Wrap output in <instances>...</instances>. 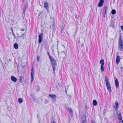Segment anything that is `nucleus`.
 Wrapping results in <instances>:
<instances>
[{
    "mask_svg": "<svg viewBox=\"0 0 123 123\" xmlns=\"http://www.w3.org/2000/svg\"><path fill=\"white\" fill-rule=\"evenodd\" d=\"M100 63L101 64V65H104V60L103 59H102V60H100Z\"/></svg>",
    "mask_w": 123,
    "mask_h": 123,
    "instance_id": "20",
    "label": "nucleus"
},
{
    "mask_svg": "<svg viewBox=\"0 0 123 123\" xmlns=\"http://www.w3.org/2000/svg\"><path fill=\"white\" fill-rule=\"evenodd\" d=\"M74 15L75 16V19H77V15L76 14H74Z\"/></svg>",
    "mask_w": 123,
    "mask_h": 123,
    "instance_id": "37",
    "label": "nucleus"
},
{
    "mask_svg": "<svg viewBox=\"0 0 123 123\" xmlns=\"http://www.w3.org/2000/svg\"><path fill=\"white\" fill-rule=\"evenodd\" d=\"M31 97L33 99H34V98L33 96H32V97Z\"/></svg>",
    "mask_w": 123,
    "mask_h": 123,
    "instance_id": "45",
    "label": "nucleus"
},
{
    "mask_svg": "<svg viewBox=\"0 0 123 123\" xmlns=\"http://www.w3.org/2000/svg\"><path fill=\"white\" fill-rule=\"evenodd\" d=\"M40 58V57L39 56H38L37 58V60L38 61H39V59Z\"/></svg>",
    "mask_w": 123,
    "mask_h": 123,
    "instance_id": "33",
    "label": "nucleus"
},
{
    "mask_svg": "<svg viewBox=\"0 0 123 123\" xmlns=\"http://www.w3.org/2000/svg\"><path fill=\"white\" fill-rule=\"evenodd\" d=\"M17 34L18 35V36L19 35L18 34V33H17Z\"/></svg>",
    "mask_w": 123,
    "mask_h": 123,
    "instance_id": "54",
    "label": "nucleus"
},
{
    "mask_svg": "<svg viewBox=\"0 0 123 123\" xmlns=\"http://www.w3.org/2000/svg\"><path fill=\"white\" fill-rule=\"evenodd\" d=\"M23 0V1H24L25 0Z\"/></svg>",
    "mask_w": 123,
    "mask_h": 123,
    "instance_id": "58",
    "label": "nucleus"
},
{
    "mask_svg": "<svg viewBox=\"0 0 123 123\" xmlns=\"http://www.w3.org/2000/svg\"><path fill=\"white\" fill-rule=\"evenodd\" d=\"M106 13H104L103 17H105Z\"/></svg>",
    "mask_w": 123,
    "mask_h": 123,
    "instance_id": "39",
    "label": "nucleus"
},
{
    "mask_svg": "<svg viewBox=\"0 0 123 123\" xmlns=\"http://www.w3.org/2000/svg\"><path fill=\"white\" fill-rule=\"evenodd\" d=\"M104 2V0H100L98 4V6L99 7H102L103 5Z\"/></svg>",
    "mask_w": 123,
    "mask_h": 123,
    "instance_id": "10",
    "label": "nucleus"
},
{
    "mask_svg": "<svg viewBox=\"0 0 123 123\" xmlns=\"http://www.w3.org/2000/svg\"><path fill=\"white\" fill-rule=\"evenodd\" d=\"M1 12L0 11V15H1Z\"/></svg>",
    "mask_w": 123,
    "mask_h": 123,
    "instance_id": "53",
    "label": "nucleus"
},
{
    "mask_svg": "<svg viewBox=\"0 0 123 123\" xmlns=\"http://www.w3.org/2000/svg\"><path fill=\"white\" fill-rule=\"evenodd\" d=\"M115 106H114L115 108L117 109L119 106V105L118 103L117 102H116L115 103Z\"/></svg>",
    "mask_w": 123,
    "mask_h": 123,
    "instance_id": "19",
    "label": "nucleus"
},
{
    "mask_svg": "<svg viewBox=\"0 0 123 123\" xmlns=\"http://www.w3.org/2000/svg\"><path fill=\"white\" fill-rule=\"evenodd\" d=\"M37 117H38V115H37Z\"/></svg>",
    "mask_w": 123,
    "mask_h": 123,
    "instance_id": "55",
    "label": "nucleus"
},
{
    "mask_svg": "<svg viewBox=\"0 0 123 123\" xmlns=\"http://www.w3.org/2000/svg\"><path fill=\"white\" fill-rule=\"evenodd\" d=\"M91 123H95L92 120H91Z\"/></svg>",
    "mask_w": 123,
    "mask_h": 123,
    "instance_id": "41",
    "label": "nucleus"
},
{
    "mask_svg": "<svg viewBox=\"0 0 123 123\" xmlns=\"http://www.w3.org/2000/svg\"><path fill=\"white\" fill-rule=\"evenodd\" d=\"M105 82L107 86V90L109 92L111 91V86L110 83L108 80V79L107 77H105Z\"/></svg>",
    "mask_w": 123,
    "mask_h": 123,
    "instance_id": "3",
    "label": "nucleus"
},
{
    "mask_svg": "<svg viewBox=\"0 0 123 123\" xmlns=\"http://www.w3.org/2000/svg\"><path fill=\"white\" fill-rule=\"evenodd\" d=\"M14 48L16 49H18V45L17 43H15L14 45Z\"/></svg>",
    "mask_w": 123,
    "mask_h": 123,
    "instance_id": "21",
    "label": "nucleus"
},
{
    "mask_svg": "<svg viewBox=\"0 0 123 123\" xmlns=\"http://www.w3.org/2000/svg\"><path fill=\"white\" fill-rule=\"evenodd\" d=\"M23 78V77L22 76H21L20 77V78L19 80V81L21 83H22L23 82L22 81V79Z\"/></svg>",
    "mask_w": 123,
    "mask_h": 123,
    "instance_id": "25",
    "label": "nucleus"
},
{
    "mask_svg": "<svg viewBox=\"0 0 123 123\" xmlns=\"http://www.w3.org/2000/svg\"><path fill=\"white\" fill-rule=\"evenodd\" d=\"M50 18H51V19H52V18H51V17Z\"/></svg>",
    "mask_w": 123,
    "mask_h": 123,
    "instance_id": "59",
    "label": "nucleus"
},
{
    "mask_svg": "<svg viewBox=\"0 0 123 123\" xmlns=\"http://www.w3.org/2000/svg\"><path fill=\"white\" fill-rule=\"evenodd\" d=\"M16 64V66H17V67H15V68H16L17 70V71L18 72L19 71V70H18V68L17 65V64Z\"/></svg>",
    "mask_w": 123,
    "mask_h": 123,
    "instance_id": "34",
    "label": "nucleus"
},
{
    "mask_svg": "<svg viewBox=\"0 0 123 123\" xmlns=\"http://www.w3.org/2000/svg\"><path fill=\"white\" fill-rule=\"evenodd\" d=\"M52 51L53 52H54V50H53V49H52Z\"/></svg>",
    "mask_w": 123,
    "mask_h": 123,
    "instance_id": "50",
    "label": "nucleus"
},
{
    "mask_svg": "<svg viewBox=\"0 0 123 123\" xmlns=\"http://www.w3.org/2000/svg\"><path fill=\"white\" fill-rule=\"evenodd\" d=\"M118 55V53H117V55Z\"/></svg>",
    "mask_w": 123,
    "mask_h": 123,
    "instance_id": "51",
    "label": "nucleus"
},
{
    "mask_svg": "<svg viewBox=\"0 0 123 123\" xmlns=\"http://www.w3.org/2000/svg\"><path fill=\"white\" fill-rule=\"evenodd\" d=\"M52 68L53 70V72L54 73V74L55 73V71L56 70V67L57 66V65L56 64H55V65H52Z\"/></svg>",
    "mask_w": 123,
    "mask_h": 123,
    "instance_id": "16",
    "label": "nucleus"
},
{
    "mask_svg": "<svg viewBox=\"0 0 123 123\" xmlns=\"http://www.w3.org/2000/svg\"><path fill=\"white\" fill-rule=\"evenodd\" d=\"M53 25H53H53H52V26H53Z\"/></svg>",
    "mask_w": 123,
    "mask_h": 123,
    "instance_id": "57",
    "label": "nucleus"
},
{
    "mask_svg": "<svg viewBox=\"0 0 123 123\" xmlns=\"http://www.w3.org/2000/svg\"><path fill=\"white\" fill-rule=\"evenodd\" d=\"M109 69H110V66H109Z\"/></svg>",
    "mask_w": 123,
    "mask_h": 123,
    "instance_id": "56",
    "label": "nucleus"
},
{
    "mask_svg": "<svg viewBox=\"0 0 123 123\" xmlns=\"http://www.w3.org/2000/svg\"><path fill=\"white\" fill-rule=\"evenodd\" d=\"M24 29L23 28H22L20 29V30L22 31H23L24 30Z\"/></svg>",
    "mask_w": 123,
    "mask_h": 123,
    "instance_id": "36",
    "label": "nucleus"
},
{
    "mask_svg": "<svg viewBox=\"0 0 123 123\" xmlns=\"http://www.w3.org/2000/svg\"><path fill=\"white\" fill-rule=\"evenodd\" d=\"M62 46L64 48H65V46L64 45H63Z\"/></svg>",
    "mask_w": 123,
    "mask_h": 123,
    "instance_id": "49",
    "label": "nucleus"
},
{
    "mask_svg": "<svg viewBox=\"0 0 123 123\" xmlns=\"http://www.w3.org/2000/svg\"><path fill=\"white\" fill-rule=\"evenodd\" d=\"M85 109L86 110V109H87V105L85 107Z\"/></svg>",
    "mask_w": 123,
    "mask_h": 123,
    "instance_id": "38",
    "label": "nucleus"
},
{
    "mask_svg": "<svg viewBox=\"0 0 123 123\" xmlns=\"http://www.w3.org/2000/svg\"><path fill=\"white\" fill-rule=\"evenodd\" d=\"M116 111H117V112L118 111H118V109H117L116 110Z\"/></svg>",
    "mask_w": 123,
    "mask_h": 123,
    "instance_id": "47",
    "label": "nucleus"
},
{
    "mask_svg": "<svg viewBox=\"0 0 123 123\" xmlns=\"http://www.w3.org/2000/svg\"><path fill=\"white\" fill-rule=\"evenodd\" d=\"M105 82L107 86V90L109 92L111 91V86L110 83L108 80V79L107 77H105Z\"/></svg>",
    "mask_w": 123,
    "mask_h": 123,
    "instance_id": "4",
    "label": "nucleus"
},
{
    "mask_svg": "<svg viewBox=\"0 0 123 123\" xmlns=\"http://www.w3.org/2000/svg\"><path fill=\"white\" fill-rule=\"evenodd\" d=\"M26 9H25V8H23V14L24 15H25V12Z\"/></svg>",
    "mask_w": 123,
    "mask_h": 123,
    "instance_id": "32",
    "label": "nucleus"
},
{
    "mask_svg": "<svg viewBox=\"0 0 123 123\" xmlns=\"http://www.w3.org/2000/svg\"><path fill=\"white\" fill-rule=\"evenodd\" d=\"M61 27V32L62 33H63V31L64 28L63 26Z\"/></svg>",
    "mask_w": 123,
    "mask_h": 123,
    "instance_id": "28",
    "label": "nucleus"
},
{
    "mask_svg": "<svg viewBox=\"0 0 123 123\" xmlns=\"http://www.w3.org/2000/svg\"><path fill=\"white\" fill-rule=\"evenodd\" d=\"M11 31L12 32V34L14 36V38H15V34L14 33H13V30L12 29V30H11Z\"/></svg>",
    "mask_w": 123,
    "mask_h": 123,
    "instance_id": "31",
    "label": "nucleus"
},
{
    "mask_svg": "<svg viewBox=\"0 0 123 123\" xmlns=\"http://www.w3.org/2000/svg\"><path fill=\"white\" fill-rule=\"evenodd\" d=\"M123 67H121L120 68V69L121 70H122V69H123Z\"/></svg>",
    "mask_w": 123,
    "mask_h": 123,
    "instance_id": "44",
    "label": "nucleus"
},
{
    "mask_svg": "<svg viewBox=\"0 0 123 123\" xmlns=\"http://www.w3.org/2000/svg\"><path fill=\"white\" fill-rule=\"evenodd\" d=\"M65 92H67V90L66 89L65 90Z\"/></svg>",
    "mask_w": 123,
    "mask_h": 123,
    "instance_id": "43",
    "label": "nucleus"
},
{
    "mask_svg": "<svg viewBox=\"0 0 123 123\" xmlns=\"http://www.w3.org/2000/svg\"><path fill=\"white\" fill-rule=\"evenodd\" d=\"M51 123H55L54 121H52Z\"/></svg>",
    "mask_w": 123,
    "mask_h": 123,
    "instance_id": "42",
    "label": "nucleus"
},
{
    "mask_svg": "<svg viewBox=\"0 0 123 123\" xmlns=\"http://www.w3.org/2000/svg\"><path fill=\"white\" fill-rule=\"evenodd\" d=\"M114 22L113 20L111 21L110 23L109 27L115 29V28L114 26Z\"/></svg>",
    "mask_w": 123,
    "mask_h": 123,
    "instance_id": "9",
    "label": "nucleus"
},
{
    "mask_svg": "<svg viewBox=\"0 0 123 123\" xmlns=\"http://www.w3.org/2000/svg\"><path fill=\"white\" fill-rule=\"evenodd\" d=\"M118 48V50L120 51H123V41L121 38V35L120 34L119 39Z\"/></svg>",
    "mask_w": 123,
    "mask_h": 123,
    "instance_id": "1",
    "label": "nucleus"
},
{
    "mask_svg": "<svg viewBox=\"0 0 123 123\" xmlns=\"http://www.w3.org/2000/svg\"><path fill=\"white\" fill-rule=\"evenodd\" d=\"M43 37V34L42 33H41L40 34H39L38 36V43H40L42 41V39Z\"/></svg>",
    "mask_w": 123,
    "mask_h": 123,
    "instance_id": "5",
    "label": "nucleus"
},
{
    "mask_svg": "<svg viewBox=\"0 0 123 123\" xmlns=\"http://www.w3.org/2000/svg\"><path fill=\"white\" fill-rule=\"evenodd\" d=\"M23 101V100L22 98H20L18 99V102L20 103H22Z\"/></svg>",
    "mask_w": 123,
    "mask_h": 123,
    "instance_id": "27",
    "label": "nucleus"
},
{
    "mask_svg": "<svg viewBox=\"0 0 123 123\" xmlns=\"http://www.w3.org/2000/svg\"><path fill=\"white\" fill-rule=\"evenodd\" d=\"M28 6V3L27 2H26L24 5L23 8L26 9Z\"/></svg>",
    "mask_w": 123,
    "mask_h": 123,
    "instance_id": "24",
    "label": "nucleus"
},
{
    "mask_svg": "<svg viewBox=\"0 0 123 123\" xmlns=\"http://www.w3.org/2000/svg\"><path fill=\"white\" fill-rule=\"evenodd\" d=\"M116 114L118 116V117L119 116V115H121L120 112L119 111L117 112Z\"/></svg>",
    "mask_w": 123,
    "mask_h": 123,
    "instance_id": "29",
    "label": "nucleus"
},
{
    "mask_svg": "<svg viewBox=\"0 0 123 123\" xmlns=\"http://www.w3.org/2000/svg\"><path fill=\"white\" fill-rule=\"evenodd\" d=\"M47 54L48 55V56H49V58L50 59H51V58H52V57L49 54L48 52H47Z\"/></svg>",
    "mask_w": 123,
    "mask_h": 123,
    "instance_id": "30",
    "label": "nucleus"
},
{
    "mask_svg": "<svg viewBox=\"0 0 123 123\" xmlns=\"http://www.w3.org/2000/svg\"><path fill=\"white\" fill-rule=\"evenodd\" d=\"M12 27H11V30H12Z\"/></svg>",
    "mask_w": 123,
    "mask_h": 123,
    "instance_id": "52",
    "label": "nucleus"
},
{
    "mask_svg": "<svg viewBox=\"0 0 123 123\" xmlns=\"http://www.w3.org/2000/svg\"><path fill=\"white\" fill-rule=\"evenodd\" d=\"M9 60L10 61V59H9Z\"/></svg>",
    "mask_w": 123,
    "mask_h": 123,
    "instance_id": "60",
    "label": "nucleus"
},
{
    "mask_svg": "<svg viewBox=\"0 0 123 123\" xmlns=\"http://www.w3.org/2000/svg\"><path fill=\"white\" fill-rule=\"evenodd\" d=\"M49 97L51 98L54 101H56V95L55 94H49Z\"/></svg>",
    "mask_w": 123,
    "mask_h": 123,
    "instance_id": "7",
    "label": "nucleus"
},
{
    "mask_svg": "<svg viewBox=\"0 0 123 123\" xmlns=\"http://www.w3.org/2000/svg\"><path fill=\"white\" fill-rule=\"evenodd\" d=\"M93 105L94 106H96L97 105V102L96 100H93Z\"/></svg>",
    "mask_w": 123,
    "mask_h": 123,
    "instance_id": "22",
    "label": "nucleus"
},
{
    "mask_svg": "<svg viewBox=\"0 0 123 123\" xmlns=\"http://www.w3.org/2000/svg\"><path fill=\"white\" fill-rule=\"evenodd\" d=\"M108 9V7L106 6H105L104 7L103 10L104 11V13H107V11Z\"/></svg>",
    "mask_w": 123,
    "mask_h": 123,
    "instance_id": "18",
    "label": "nucleus"
},
{
    "mask_svg": "<svg viewBox=\"0 0 123 123\" xmlns=\"http://www.w3.org/2000/svg\"><path fill=\"white\" fill-rule=\"evenodd\" d=\"M44 3L45 8L46 9L47 12H48L49 5L48 2L47 1H46L45 2H44Z\"/></svg>",
    "mask_w": 123,
    "mask_h": 123,
    "instance_id": "8",
    "label": "nucleus"
},
{
    "mask_svg": "<svg viewBox=\"0 0 123 123\" xmlns=\"http://www.w3.org/2000/svg\"><path fill=\"white\" fill-rule=\"evenodd\" d=\"M118 121L120 123H123L121 115H119V116L118 117Z\"/></svg>",
    "mask_w": 123,
    "mask_h": 123,
    "instance_id": "14",
    "label": "nucleus"
},
{
    "mask_svg": "<svg viewBox=\"0 0 123 123\" xmlns=\"http://www.w3.org/2000/svg\"><path fill=\"white\" fill-rule=\"evenodd\" d=\"M104 65H101L100 69L102 72H103L104 70V69L103 67Z\"/></svg>",
    "mask_w": 123,
    "mask_h": 123,
    "instance_id": "26",
    "label": "nucleus"
},
{
    "mask_svg": "<svg viewBox=\"0 0 123 123\" xmlns=\"http://www.w3.org/2000/svg\"><path fill=\"white\" fill-rule=\"evenodd\" d=\"M62 52H63L64 54H66V53H65V52H64V51H63Z\"/></svg>",
    "mask_w": 123,
    "mask_h": 123,
    "instance_id": "46",
    "label": "nucleus"
},
{
    "mask_svg": "<svg viewBox=\"0 0 123 123\" xmlns=\"http://www.w3.org/2000/svg\"><path fill=\"white\" fill-rule=\"evenodd\" d=\"M67 109L68 110L69 112V114L71 115L72 114V109L68 107L67 108Z\"/></svg>",
    "mask_w": 123,
    "mask_h": 123,
    "instance_id": "17",
    "label": "nucleus"
},
{
    "mask_svg": "<svg viewBox=\"0 0 123 123\" xmlns=\"http://www.w3.org/2000/svg\"><path fill=\"white\" fill-rule=\"evenodd\" d=\"M50 60L51 62V65H55L56 64V61L54 60V59L52 58L51 59H50Z\"/></svg>",
    "mask_w": 123,
    "mask_h": 123,
    "instance_id": "13",
    "label": "nucleus"
},
{
    "mask_svg": "<svg viewBox=\"0 0 123 123\" xmlns=\"http://www.w3.org/2000/svg\"><path fill=\"white\" fill-rule=\"evenodd\" d=\"M81 121L82 123H86V118L85 115H83L82 116Z\"/></svg>",
    "mask_w": 123,
    "mask_h": 123,
    "instance_id": "6",
    "label": "nucleus"
},
{
    "mask_svg": "<svg viewBox=\"0 0 123 123\" xmlns=\"http://www.w3.org/2000/svg\"><path fill=\"white\" fill-rule=\"evenodd\" d=\"M120 59L119 56L118 55L117 56L116 59V63L118 64L120 62Z\"/></svg>",
    "mask_w": 123,
    "mask_h": 123,
    "instance_id": "11",
    "label": "nucleus"
},
{
    "mask_svg": "<svg viewBox=\"0 0 123 123\" xmlns=\"http://www.w3.org/2000/svg\"><path fill=\"white\" fill-rule=\"evenodd\" d=\"M11 80L14 82H16L17 81V79L16 78L13 76H12L11 77Z\"/></svg>",
    "mask_w": 123,
    "mask_h": 123,
    "instance_id": "15",
    "label": "nucleus"
},
{
    "mask_svg": "<svg viewBox=\"0 0 123 123\" xmlns=\"http://www.w3.org/2000/svg\"><path fill=\"white\" fill-rule=\"evenodd\" d=\"M34 67L33 65L31 67V82L32 83L34 80Z\"/></svg>",
    "mask_w": 123,
    "mask_h": 123,
    "instance_id": "2",
    "label": "nucleus"
},
{
    "mask_svg": "<svg viewBox=\"0 0 123 123\" xmlns=\"http://www.w3.org/2000/svg\"><path fill=\"white\" fill-rule=\"evenodd\" d=\"M115 86L116 88H118L119 87V83L118 82V80L117 79H116L115 81Z\"/></svg>",
    "mask_w": 123,
    "mask_h": 123,
    "instance_id": "12",
    "label": "nucleus"
},
{
    "mask_svg": "<svg viewBox=\"0 0 123 123\" xmlns=\"http://www.w3.org/2000/svg\"><path fill=\"white\" fill-rule=\"evenodd\" d=\"M111 12V13L112 15H114L116 13V11L115 9H113L112 10Z\"/></svg>",
    "mask_w": 123,
    "mask_h": 123,
    "instance_id": "23",
    "label": "nucleus"
},
{
    "mask_svg": "<svg viewBox=\"0 0 123 123\" xmlns=\"http://www.w3.org/2000/svg\"><path fill=\"white\" fill-rule=\"evenodd\" d=\"M122 29V31H123V26H121L120 27Z\"/></svg>",
    "mask_w": 123,
    "mask_h": 123,
    "instance_id": "35",
    "label": "nucleus"
},
{
    "mask_svg": "<svg viewBox=\"0 0 123 123\" xmlns=\"http://www.w3.org/2000/svg\"><path fill=\"white\" fill-rule=\"evenodd\" d=\"M38 122H39V123H40V120H39L38 121Z\"/></svg>",
    "mask_w": 123,
    "mask_h": 123,
    "instance_id": "48",
    "label": "nucleus"
},
{
    "mask_svg": "<svg viewBox=\"0 0 123 123\" xmlns=\"http://www.w3.org/2000/svg\"><path fill=\"white\" fill-rule=\"evenodd\" d=\"M42 12H39V15H41V13Z\"/></svg>",
    "mask_w": 123,
    "mask_h": 123,
    "instance_id": "40",
    "label": "nucleus"
}]
</instances>
